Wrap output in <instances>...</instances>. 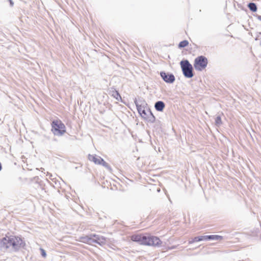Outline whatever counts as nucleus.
<instances>
[{
    "mask_svg": "<svg viewBox=\"0 0 261 261\" xmlns=\"http://www.w3.org/2000/svg\"><path fill=\"white\" fill-rule=\"evenodd\" d=\"M138 112L141 117L148 122L154 123L155 121V117L152 113L150 109L147 107L146 103L141 105H137Z\"/></svg>",
    "mask_w": 261,
    "mask_h": 261,
    "instance_id": "f257e3e1",
    "label": "nucleus"
},
{
    "mask_svg": "<svg viewBox=\"0 0 261 261\" xmlns=\"http://www.w3.org/2000/svg\"><path fill=\"white\" fill-rule=\"evenodd\" d=\"M161 244V241L158 237L149 234H143L142 242V245L159 246Z\"/></svg>",
    "mask_w": 261,
    "mask_h": 261,
    "instance_id": "f03ea898",
    "label": "nucleus"
},
{
    "mask_svg": "<svg viewBox=\"0 0 261 261\" xmlns=\"http://www.w3.org/2000/svg\"><path fill=\"white\" fill-rule=\"evenodd\" d=\"M52 131L54 135L61 136L66 132V127L61 121H54L52 123Z\"/></svg>",
    "mask_w": 261,
    "mask_h": 261,
    "instance_id": "7ed1b4c3",
    "label": "nucleus"
},
{
    "mask_svg": "<svg viewBox=\"0 0 261 261\" xmlns=\"http://www.w3.org/2000/svg\"><path fill=\"white\" fill-rule=\"evenodd\" d=\"M181 68L184 76L187 78L193 76L192 65L187 60L181 61L180 63Z\"/></svg>",
    "mask_w": 261,
    "mask_h": 261,
    "instance_id": "20e7f679",
    "label": "nucleus"
},
{
    "mask_svg": "<svg viewBox=\"0 0 261 261\" xmlns=\"http://www.w3.org/2000/svg\"><path fill=\"white\" fill-rule=\"evenodd\" d=\"M207 60L203 56H199L197 57L194 63V67L196 70L201 71L204 69L207 66Z\"/></svg>",
    "mask_w": 261,
    "mask_h": 261,
    "instance_id": "39448f33",
    "label": "nucleus"
},
{
    "mask_svg": "<svg viewBox=\"0 0 261 261\" xmlns=\"http://www.w3.org/2000/svg\"><path fill=\"white\" fill-rule=\"evenodd\" d=\"M12 245L11 250L17 251L25 247V243L22 238L13 236Z\"/></svg>",
    "mask_w": 261,
    "mask_h": 261,
    "instance_id": "423d86ee",
    "label": "nucleus"
},
{
    "mask_svg": "<svg viewBox=\"0 0 261 261\" xmlns=\"http://www.w3.org/2000/svg\"><path fill=\"white\" fill-rule=\"evenodd\" d=\"M13 236H5L0 239V248L3 249H12Z\"/></svg>",
    "mask_w": 261,
    "mask_h": 261,
    "instance_id": "0eeeda50",
    "label": "nucleus"
},
{
    "mask_svg": "<svg viewBox=\"0 0 261 261\" xmlns=\"http://www.w3.org/2000/svg\"><path fill=\"white\" fill-rule=\"evenodd\" d=\"M88 159L90 161L94 162L95 164L102 165L106 168H109L108 164L99 156L89 154Z\"/></svg>",
    "mask_w": 261,
    "mask_h": 261,
    "instance_id": "6e6552de",
    "label": "nucleus"
},
{
    "mask_svg": "<svg viewBox=\"0 0 261 261\" xmlns=\"http://www.w3.org/2000/svg\"><path fill=\"white\" fill-rule=\"evenodd\" d=\"M160 75L163 80L168 83H173L175 81V77L172 74H169L165 72H161Z\"/></svg>",
    "mask_w": 261,
    "mask_h": 261,
    "instance_id": "1a4fd4ad",
    "label": "nucleus"
},
{
    "mask_svg": "<svg viewBox=\"0 0 261 261\" xmlns=\"http://www.w3.org/2000/svg\"><path fill=\"white\" fill-rule=\"evenodd\" d=\"M107 240L103 237L93 234V243H96L100 245H103L105 244Z\"/></svg>",
    "mask_w": 261,
    "mask_h": 261,
    "instance_id": "9d476101",
    "label": "nucleus"
},
{
    "mask_svg": "<svg viewBox=\"0 0 261 261\" xmlns=\"http://www.w3.org/2000/svg\"><path fill=\"white\" fill-rule=\"evenodd\" d=\"M79 241L82 243L91 244L93 243V234L85 236L79 238Z\"/></svg>",
    "mask_w": 261,
    "mask_h": 261,
    "instance_id": "9b49d317",
    "label": "nucleus"
},
{
    "mask_svg": "<svg viewBox=\"0 0 261 261\" xmlns=\"http://www.w3.org/2000/svg\"><path fill=\"white\" fill-rule=\"evenodd\" d=\"M143 234L136 233L130 236V239L133 241L138 242L142 245V238Z\"/></svg>",
    "mask_w": 261,
    "mask_h": 261,
    "instance_id": "f8f14e48",
    "label": "nucleus"
},
{
    "mask_svg": "<svg viewBox=\"0 0 261 261\" xmlns=\"http://www.w3.org/2000/svg\"><path fill=\"white\" fill-rule=\"evenodd\" d=\"M165 103L162 101H159L155 103L154 107L156 111L162 112L165 108Z\"/></svg>",
    "mask_w": 261,
    "mask_h": 261,
    "instance_id": "ddd939ff",
    "label": "nucleus"
},
{
    "mask_svg": "<svg viewBox=\"0 0 261 261\" xmlns=\"http://www.w3.org/2000/svg\"><path fill=\"white\" fill-rule=\"evenodd\" d=\"M204 236V241H207L209 240H221L222 239V237L218 235H211V236Z\"/></svg>",
    "mask_w": 261,
    "mask_h": 261,
    "instance_id": "4468645a",
    "label": "nucleus"
},
{
    "mask_svg": "<svg viewBox=\"0 0 261 261\" xmlns=\"http://www.w3.org/2000/svg\"><path fill=\"white\" fill-rule=\"evenodd\" d=\"M204 241V236L195 237L194 238L191 239L189 241V244H192V243H194V242H199V241Z\"/></svg>",
    "mask_w": 261,
    "mask_h": 261,
    "instance_id": "2eb2a0df",
    "label": "nucleus"
},
{
    "mask_svg": "<svg viewBox=\"0 0 261 261\" xmlns=\"http://www.w3.org/2000/svg\"><path fill=\"white\" fill-rule=\"evenodd\" d=\"M248 7L250 10L252 11L253 12H255L257 10L256 6L254 3H250L248 5Z\"/></svg>",
    "mask_w": 261,
    "mask_h": 261,
    "instance_id": "dca6fc26",
    "label": "nucleus"
},
{
    "mask_svg": "<svg viewBox=\"0 0 261 261\" xmlns=\"http://www.w3.org/2000/svg\"><path fill=\"white\" fill-rule=\"evenodd\" d=\"M188 42L187 40H184L180 42L178 45L179 47L182 48L187 46L188 45Z\"/></svg>",
    "mask_w": 261,
    "mask_h": 261,
    "instance_id": "f3484780",
    "label": "nucleus"
},
{
    "mask_svg": "<svg viewBox=\"0 0 261 261\" xmlns=\"http://www.w3.org/2000/svg\"><path fill=\"white\" fill-rule=\"evenodd\" d=\"M113 96L118 100L121 99V96L117 91H115L113 93Z\"/></svg>",
    "mask_w": 261,
    "mask_h": 261,
    "instance_id": "a211bd4d",
    "label": "nucleus"
},
{
    "mask_svg": "<svg viewBox=\"0 0 261 261\" xmlns=\"http://www.w3.org/2000/svg\"><path fill=\"white\" fill-rule=\"evenodd\" d=\"M216 124L218 125H219L221 124V119L220 116L217 117L215 120Z\"/></svg>",
    "mask_w": 261,
    "mask_h": 261,
    "instance_id": "6ab92c4d",
    "label": "nucleus"
},
{
    "mask_svg": "<svg viewBox=\"0 0 261 261\" xmlns=\"http://www.w3.org/2000/svg\"><path fill=\"white\" fill-rule=\"evenodd\" d=\"M40 251H41V255L43 257H46V252L45 251L42 249V248H40Z\"/></svg>",
    "mask_w": 261,
    "mask_h": 261,
    "instance_id": "aec40b11",
    "label": "nucleus"
},
{
    "mask_svg": "<svg viewBox=\"0 0 261 261\" xmlns=\"http://www.w3.org/2000/svg\"><path fill=\"white\" fill-rule=\"evenodd\" d=\"M258 19H259L260 20H261V16H258L257 17Z\"/></svg>",
    "mask_w": 261,
    "mask_h": 261,
    "instance_id": "412c9836",
    "label": "nucleus"
},
{
    "mask_svg": "<svg viewBox=\"0 0 261 261\" xmlns=\"http://www.w3.org/2000/svg\"><path fill=\"white\" fill-rule=\"evenodd\" d=\"M10 4H11V6H13V3H12V2L11 1H10Z\"/></svg>",
    "mask_w": 261,
    "mask_h": 261,
    "instance_id": "4be33fe9",
    "label": "nucleus"
}]
</instances>
